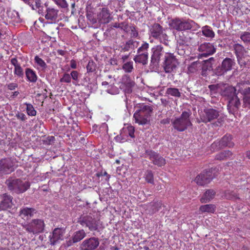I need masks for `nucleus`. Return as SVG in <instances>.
Masks as SVG:
<instances>
[{
	"label": "nucleus",
	"instance_id": "7ed1b4c3",
	"mask_svg": "<svg viewBox=\"0 0 250 250\" xmlns=\"http://www.w3.org/2000/svg\"><path fill=\"white\" fill-rule=\"evenodd\" d=\"M190 115V112L186 111L183 112L180 117L175 118L171 121L173 128L180 132L186 130L188 126L192 125L189 119Z\"/></svg>",
	"mask_w": 250,
	"mask_h": 250
},
{
	"label": "nucleus",
	"instance_id": "0eeeda50",
	"mask_svg": "<svg viewBox=\"0 0 250 250\" xmlns=\"http://www.w3.org/2000/svg\"><path fill=\"white\" fill-rule=\"evenodd\" d=\"M78 222L82 226H85L88 228L89 230L92 231L98 229L100 221L90 215H81L79 218Z\"/></svg>",
	"mask_w": 250,
	"mask_h": 250
},
{
	"label": "nucleus",
	"instance_id": "f03ea898",
	"mask_svg": "<svg viewBox=\"0 0 250 250\" xmlns=\"http://www.w3.org/2000/svg\"><path fill=\"white\" fill-rule=\"evenodd\" d=\"M180 62L174 54L170 52L166 53V56L162 63V66L165 72L166 73L175 72Z\"/></svg>",
	"mask_w": 250,
	"mask_h": 250
},
{
	"label": "nucleus",
	"instance_id": "c03bdc74",
	"mask_svg": "<svg viewBox=\"0 0 250 250\" xmlns=\"http://www.w3.org/2000/svg\"><path fill=\"white\" fill-rule=\"evenodd\" d=\"M146 180L149 183H154L153 174L151 170H147L145 174Z\"/></svg>",
	"mask_w": 250,
	"mask_h": 250
},
{
	"label": "nucleus",
	"instance_id": "338daca9",
	"mask_svg": "<svg viewBox=\"0 0 250 250\" xmlns=\"http://www.w3.org/2000/svg\"><path fill=\"white\" fill-rule=\"evenodd\" d=\"M129 29V26L128 24L125 23L124 24V26L122 27V30H124L125 32H128Z\"/></svg>",
	"mask_w": 250,
	"mask_h": 250
},
{
	"label": "nucleus",
	"instance_id": "1a4fd4ad",
	"mask_svg": "<svg viewBox=\"0 0 250 250\" xmlns=\"http://www.w3.org/2000/svg\"><path fill=\"white\" fill-rule=\"evenodd\" d=\"M219 116V111L213 108H206L200 114V119L197 120V122L200 123L203 122L207 123L217 119Z\"/></svg>",
	"mask_w": 250,
	"mask_h": 250
},
{
	"label": "nucleus",
	"instance_id": "39448f33",
	"mask_svg": "<svg viewBox=\"0 0 250 250\" xmlns=\"http://www.w3.org/2000/svg\"><path fill=\"white\" fill-rule=\"evenodd\" d=\"M5 184L9 190L13 191L16 193H21L26 191L30 187L28 182H24L19 179L10 178L7 179Z\"/></svg>",
	"mask_w": 250,
	"mask_h": 250
},
{
	"label": "nucleus",
	"instance_id": "9b49d317",
	"mask_svg": "<svg viewBox=\"0 0 250 250\" xmlns=\"http://www.w3.org/2000/svg\"><path fill=\"white\" fill-rule=\"evenodd\" d=\"M152 55L151 56V63L154 65H159L161 60L163 61L166 53L164 48L161 45H157L151 49Z\"/></svg>",
	"mask_w": 250,
	"mask_h": 250
},
{
	"label": "nucleus",
	"instance_id": "6e6d98bb",
	"mask_svg": "<svg viewBox=\"0 0 250 250\" xmlns=\"http://www.w3.org/2000/svg\"><path fill=\"white\" fill-rule=\"evenodd\" d=\"M236 58H237L238 63L240 65V66L241 67H245L246 65V62L244 60V59L245 58L244 55L243 56L237 57Z\"/></svg>",
	"mask_w": 250,
	"mask_h": 250
},
{
	"label": "nucleus",
	"instance_id": "aec40b11",
	"mask_svg": "<svg viewBox=\"0 0 250 250\" xmlns=\"http://www.w3.org/2000/svg\"><path fill=\"white\" fill-rule=\"evenodd\" d=\"M222 85L220 91V94L222 96L227 97L229 99L237 94V93L236 92V88H234V86L224 83H222Z\"/></svg>",
	"mask_w": 250,
	"mask_h": 250
},
{
	"label": "nucleus",
	"instance_id": "4be33fe9",
	"mask_svg": "<svg viewBox=\"0 0 250 250\" xmlns=\"http://www.w3.org/2000/svg\"><path fill=\"white\" fill-rule=\"evenodd\" d=\"M1 201L0 203V208L6 210L12 207V197L6 193L0 195Z\"/></svg>",
	"mask_w": 250,
	"mask_h": 250
},
{
	"label": "nucleus",
	"instance_id": "bb28decb",
	"mask_svg": "<svg viewBox=\"0 0 250 250\" xmlns=\"http://www.w3.org/2000/svg\"><path fill=\"white\" fill-rule=\"evenodd\" d=\"M162 205V203L160 201L150 203L147 205L146 210L149 214H153L160 209Z\"/></svg>",
	"mask_w": 250,
	"mask_h": 250
},
{
	"label": "nucleus",
	"instance_id": "b1692460",
	"mask_svg": "<svg viewBox=\"0 0 250 250\" xmlns=\"http://www.w3.org/2000/svg\"><path fill=\"white\" fill-rule=\"evenodd\" d=\"M122 83L125 86V92L130 93L132 92V88L134 86L135 83L127 75H124L122 78Z\"/></svg>",
	"mask_w": 250,
	"mask_h": 250
},
{
	"label": "nucleus",
	"instance_id": "4d7b16f0",
	"mask_svg": "<svg viewBox=\"0 0 250 250\" xmlns=\"http://www.w3.org/2000/svg\"><path fill=\"white\" fill-rule=\"evenodd\" d=\"M129 30L131 31V36L133 38H136L138 36V32L136 27L134 26H129Z\"/></svg>",
	"mask_w": 250,
	"mask_h": 250
},
{
	"label": "nucleus",
	"instance_id": "f8f14e48",
	"mask_svg": "<svg viewBox=\"0 0 250 250\" xmlns=\"http://www.w3.org/2000/svg\"><path fill=\"white\" fill-rule=\"evenodd\" d=\"M235 64L234 60L226 58L223 61L221 65L218 66L215 69L214 73L217 76H222L228 71L231 70Z\"/></svg>",
	"mask_w": 250,
	"mask_h": 250
},
{
	"label": "nucleus",
	"instance_id": "e2e57ef3",
	"mask_svg": "<svg viewBox=\"0 0 250 250\" xmlns=\"http://www.w3.org/2000/svg\"><path fill=\"white\" fill-rule=\"evenodd\" d=\"M11 63L14 66V67L20 66V64L18 62L17 59L16 58H14L11 59Z\"/></svg>",
	"mask_w": 250,
	"mask_h": 250
},
{
	"label": "nucleus",
	"instance_id": "bf43d9fd",
	"mask_svg": "<svg viewBox=\"0 0 250 250\" xmlns=\"http://www.w3.org/2000/svg\"><path fill=\"white\" fill-rule=\"evenodd\" d=\"M83 85L89 84L91 83V79L87 73L85 74L83 78L82 79Z\"/></svg>",
	"mask_w": 250,
	"mask_h": 250
},
{
	"label": "nucleus",
	"instance_id": "49530a36",
	"mask_svg": "<svg viewBox=\"0 0 250 250\" xmlns=\"http://www.w3.org/2000/svg\"><path fill=\"white\" fill-rule=\"evenodd\" d=\"M185 42L183 41H179V45L177 48V52L178 54L181 56H183L185 53V51L184 49L183 48V45Z\"/></svg>",
	"mask_w": 250,
	"mask_h": 250
},
{
	"label": "nucleus",
	"instance_id": "3c124183",
	"mask_svg": "<svg viewBox=\"0 0 250 250\" xmlns=\"http://www.w3.org/2000/svg\"><path fill=\"white\" fill-rule=\"evenodd\" d=\"M88 20L90 21V22L92 24L95 25V26L96 27H98L100 26L101 25L99 24V21H98L97 18H94L92 15H88L87 16Z\"/></svg>",
	"mask_w": 250,
	"mask_h": 250
},
{
	"label": "nucleus",
	"instance_id": "cd10ccee",
	"mask_svg": "<svg viewBox=\"0 0 250 250\" xmlns=\"http://www.w3.org/2000/svg\"><path fill=\"white\" fill-rule=\"evenodd\" d=\"M232 155V153L229 150H224L220 152L215 155V159L219 161L226 160L230 158Z\"/></svg>",
	"mask_w": 250,
	"mask_h": 250
},
{
	"label": "nucleus",
	"instance_id": "680f3d73",
	"mask_svg": "<svg viewBox=\"0 0 250 250\" xmlns=\"http://www.w3.org/2000/svg\"><path fill=\"white\" fill-rule=\"evenodd\" d=\"M7 88L10 90H13L18 87V84L15 83H11L7 84Z\"/></svg>",
	"mask_w": 250,
	"mask_h": 250
},
{
	"label": "nucleus",
	"instance_id": "4c0bfd02",
	"mask_svg": "<svg viewBox=\"0 0 250 250\" xmlns=\"http://www.w3.org/2000/svg\"><path fill=\"white\" fill-rule=\"evenodd\" d=\"M199 209L202 212L213 213L215 210V207L211 204L202 205Z\"/></svg>",
	"mask_w": 250,
	"mask_h": 250
},
{
	"label": "nucleus",
	"instance_id": "a18cd8bd",
	"mask_svg": "<svg viewBox=\"0 0 250 250\" xmlns=\"http://www.w3.org/2000/svg\"><path fill=\"white\" fill-rule=\"evenodd\" d=\"M240 38L245 43L250 42V32H244L242 33Z\"/></svg>",
	"mask_w": 250,
	"mask_h": 250
},
{
	"label": "nucleus",
	"instance_id": "a878e982",
	"mask_svg": "<svg viewBox=\"0 0 250 250\" xmlns=\"http://www.w3.org/2000/svg\"><path fill=\"white\" fill-rule=\"evenodd\" d=\"M215 194L216 192L213 189H208L204 193L200 201L202 203H208L214 197Z\"/></svg>",
	"mask_w": 250,
	"mask_h": 250
},
{
	"label": "nucleus",
	"instance_id": "f3484780",
	"mask_svg": "<svg viewBox=\"0 0 250 250\" xmlns=\"http://www.w3.org/2000/svg\"><path fill=\"white\" fill-rule=\"evenodd\" d=\"M232 137L229 134H226L221 140L218 142H214L212 144L211 147L214 148L218 146V149H221L225 147H231L234 145V143L231 141Z\"/></svg>",
	"mask_w": 250,
	"mask_h": 250
},
{
	"label": "nucleus",
	"instance_id": "864d4df0",
	"mask_svg": "<svg viewBox=\"0 0 250 250\" xmlns=\"http://www.w3.org/2000/svg\"><path fill=\"white\" fill-rule=\"evenodd\" d=\"M225 196L228 199L230 200L239 199V198L237 196V195H236L233 192L227 191L226 192Z\"/></svg>",
	"mask_w": 250,
	"mask_h": 250
},
{
	"label": "nucleus",
	"instance_id": "423d86ee",
	"mask_svg": "<svg viewBox=\"0 0 250 250\" xmlns=\"http://www.w3.org/2000/svg\"><path fill=\"white\" fill-rule=\"evenodd\" d=\"M165 29L159 23L153 24L149 29L151 36L156 39H159L160 42L168 46V36L165 33Z\"/></svg>",
	"mask_w": 250,
	"mask_h": 250
},
{
	"label": "nucleus",
	"instance_id": "a19ab883",
	"mask_svg": "<svg viewBox=\"0 0 250 250\" xmlns=\"http://www.w3.org/2000/svg\"><path fill=\"white\" fill-rule=\"evenodd\" d=\"M26 105L27 113L29 116H35L36 115V111L35 110L33 106L30 104L25 103Z\"/></svg>",
	"mask_w": 250,
	"mask_h": 250
},
{
	"label": "nucleus",
	"instance_id": "a211bd4d",
	"mask_svg": "<svg viewBox=\"0 0 250 250\" xmlns=\"http://www.w3.org/2000/svg\"><path fill=\"white\" fill-rule=\"evenodd\" d=\"M46 10L44 12V18L46 20L55 22L59 17V10L51 6H48L46 3L44 4Z\"/></svg>",
	"mask_w": 250,
	"mask_h": 250
},
{
	"label": "nucleus",
	"instance_id": "37998d69",
	"mask_svg": "<svg viewBox=\"0 0 250 250\" xmlns=\"http://www.w3.org/2000/svg\"><path fill=\"white\" fill-rule=\"evenodd\" d=\"M122 68L125 72L130 73L133 69V62H127L123 64Z\"/></svg>",
	"mask_w": 250,
	"mask_h": 250
},
{
	"label": "nucleus",
	"instance_id": "5701e85b",
	"mask_svg": "<svg viewBox=\"0 0 250 250\" xmlns=\"http://www.w3.org/2000/svg\"><path fill=\"white\" fill-rule=\"evenodd\" d=\"M149 155L150 159L154 165L162 167L166 164L165 159L156 152H151Z\"/></svg>",
	"mask_w": 250,
	"mask_h": 250
},
{
	"label": "nucleus",
	"instance_id": "412c9836",
	"mask_svg": "<svg viewBox=\"0 0 250 250\" xmlns=\"http://www.w3.org/2000/svg\"><path fill=\"white\" fill-rule=\"evenodd\" d=\"M63 231L60 228H56L50 235L49 242L51 245H55L63 239Z\"/></svg>",
	"mask_w": 250,
	"mask_h": 250
},
{
	"label": "nucleus",
	"instance_id": "c756f323",
	"mask_svg": "<svg viewBox=\"0 0 250 250\" xmlns=\"http://www.w3.org/2000/svg\"><path fill=\"white\" fill-rule=\"evenodd\" d=\"M86 235L85 231L83 229H81L75 231L73 236V240L74 242L77 243L83 239Z\"/></svg>",
	"mask_w": 250,
	"mask_h": 250
},
{
	"label": "nucleus",
	"instance_id": "2eb2a0df",
	"mask_svg": "<svg viewBox=\"0 0 250 250\" xmlns=\"http://www.w3.org/2000/svg\"><path fill=\"white\" fill-rule=\"evenodd\" d=\"M14 161L10 158L0 160V174H9L14 170Z\"/></svg>",
	"mask_w": 250,
	"mask_h": 250
},
{
	"label": "nucleus",
	"instance_id": "72a5a7b5",
	"mask_svg": "<svg viewBox=\"0 0 250 250\" xmlns=\"http://www.w3.org/2000/svg\"><path fill=\"white\" fill-rule=\"evenodd\" d=\"M201 66V63L200 62L196 61L192 62L188 67V73H196Z\"/></svg>",
	"mask_w": 250,
	"mask_h": 250
},
{
	"label": "nucleus",
	"instance_id": "6ab92c4d",
	"mask_svg": "<svg viewBox=\"0 0 250 250\" xmlns=\"http://www.w3.org/2000/svg\"><path fill=\"white\" fill-rule=\"evenodd\" d=\"M97 17L100 25L108 23L112 19L109 11L105 8H102L101 11L98 13Z\"/></svg>",
	"mask_w": 250,
	"mask_h": 250
},
{
	"label": "nucleus",
	"instance_id": "4468645a",
	"mask_svg": "<svg viewBox=\"0 0 250 250\" xmlns=\"http://www.w3.org/2000/svg\"><path fill=\"white\" fill-rule=\"evenodd\" d=\"M213 178L210 170H204L195 177L194 181L198 185L203 186L209 183Z\"/></svg>",
	"mask_w": 250,
	"mask_h": 250
},
{
	"label": "nucleus",
	"instance_id": "f704fd0d",
	"mask_svg": "<svg viewBox=\"0 0 250 250\" xmlns=\"http://www.w3.org/2000/svg\"><path fill=\"white\" fill-rule=\"evenodd\" d=\"M203 35L208 38H213L214 37V32L210 26L206 25L202 28Z\"/></svg>",
	"mask_w": 250,
	"mask_h": 250
},
{
	"label": "nucleus",
	"instance_id": "58836bf2",
	"mask_svg": "<svg viewBox=\"0 0 250 250\" xmlns=\"http://www.w3.org/2000/svg\"><path fill=\"white\" fill-rule=\"evenodd\" d=\"M166 94L178 98H180L181 96V92L179 91V89L176 88H167L166 90Z\"/></svg>",
	"mask_w": 250,
	"mask_h": 250
},
{
	"label": "nucleus",
	"instance_id": "13d9d810",
	"mask_svg": "<svg viewBox=\"0 0 250 250\" xmlns=\"http://www.w3.org/2000/svg\"><path fill=\"white\" fill-rule=\"evenodd\" d=\"M16 117L18 119L20 120L22 122H25L27 120L26 115L21 112H18L16 114Z\"/></svg>",
	"mask_w": 250,
	"mask_h": 250
},
{
	"label": "nucleus",
	"instance_id": "6e6552de",
	"mask_svg": "<svg viewBox=\"0 0 250 250\" xmlns=\"http://www.w3.org/2000/svg\"><path fill=\"white\" fill-rule=\"evenodd\" d=\"M149 44L144 42L137 50V54L134 57L133 60L136 63L146 65L148 62Z\"/></svg>",
	"mask_w": 250,
	"mask_h": 250
},
{
	"label": "nucleus",
	"instance_id": "7c9ffc66",
	"mask_svg": "<svg viewBox=\"0 0 250 250\" xmlns=\"http://www.w3.org/2000/svg\"><path fill=\"white\" fill-rule=\"evenodd\" d=\"M25 75L27 80L32 83H35L37 80V76L32 69L27 68L25 69Z\"/></svg>",
	"mask_w": 250,
	"mask_h": 250
},
{
	"label": "nucleus",
	"instance_id": "f257e3e1",
	"mask_svg": "<svg viewBox=\"0 0 250 250\" xmlns=\"http://www.w3.org/2000/svg\"><path fill=\"white\" fill-rule=\"evenodd\" d=\"M195 22L191 20L175 18L171 20L169 22L170 28L177 31H183L191 29L195 26Z\"/></svg>",
	"mask_w": 250,
	"mask_h": 250
},
{
	"label": "nucleus",
	"instance_id": "052dcab7",
	"mask_svg": "<svg viewBox=\"0 0 250 250\" xmlns=\"http://www.w3.org/2000/svg\"><path fill=\"white\" fill-rule=\"evenodd\" d=\"M70 76L72 79L76 82H78V76H79V73L77 71H72L71 72Z\"/></svg>",
	"mask_w": 250,
	"mask_h": 250
},
{
	"label": "nucleus",
	"instance_id": "c9c22d12",
	"mask_svg": "<svg viewBox=\"0 0 250 250\" xmlns=\"http://www.w3.org/2000/svg\"><path fill=\"white\" fill-rule=\"evenodd\" d=\"M35 213V209L33 208H24L21 209L20 211V215L22 217L25 216L31 217Z\"/></svg>",
	"mask_w": 250,
	"mask_h": 250
},
{
	"label": "nucleus",
	"instance_id": "8fccbe9b",
	"mask_svg": "<svg viewBox=\"0 0 250 250\" xmlns=\"http://www.w3.org/2000/svg\"><path fill=\"white\" fill-rule=\"evenodd\" d=\"M53 1L62 8H65L68 7V3L65 0H53Z\"/></svg>",
	"mask_w": 250,
	"mask_h": 250
},
{
	"label": "nucleus",
	"instance_id": "473e14b6",
	"mask_svg": "<svg viewBox=\"0 0 250 250\" xmlns=\"http://www.w3.org/2000/svg\"><path fill=\"white\" fill-rule=\"evenodd\" d=\"M233 48L235 51V54L236 57L239 56H243L246 51L244 46L239 43H235L233 45Z\"/></svg>",
	"mask_w": 250,
	"mask_h": 250
},
{
	"label": "nucleus",
	"instance_id": "20e7f679",
	"mask_svg": "<svg viewBox=\"0 0 250 250\" xmlns=\"http://www.w3.org/2000/svg\"><path fill=\"white\" fill-rule=\"evenodd\" d=\"M153 108L149 105H142L140 109L134 114L135 122L139 125H146L149 122V117L152 112Z\"/></svg>",
	"mask_w": 250,
	"mask_h": 250
},
{
	"label": "nucleus",
	"instance_id": "c85d7f7f",
	"mask_svg": "<svg viewBox=\"0 0 250 250\" xmlns=\"http://www.w3.org/2000/svg\"><path fill=\"white\" fill-rule=\"evenodd\" d=\"M243 103L244 107L250 105V87H245V91L243 92Z\"/></svg>",
	"mask_w": 250,
	"mask_h": 250
},
{
	"label": "nucleus",
	"instance_id": "69168bd1",
	"mask_svg": "<svg viewBox=\"0 0 250 250\" xmlns=\"http://www.w3.org/2000/svg\"><path fill=\"white\" fill-rule=\"evenodd\" d=\"M70 66L73 69H76L77 68V63L75 60H72L70 61Z\"/></svg>",
	"mask_w": 250,
	"mask_h": 250
},
{
	"label": "nucleus",
	"instance_id": "9d476101",
	"mask_svg": "<svg viewBox=\"0 0 250 250\" xmlns=\"http://www.w3.org/2000/svg\"><path fill=\"white\" fill-rule=\"evenodd\" d=\"M44 223L41 219H33L29 224L23 226L24 229L28 232L37 234L42 232L44 230Z\"/></svg>",
	"mask_w": 250,
	"mask_h": 250
},
{
	"label": "nucleus",
	"instance_id": "ea45409f",
	"mask_svg": "<svg viewBox=\"0 0 250 250\" xmlns=\"http://www.w3.org/2000/svg\"><path fill=\"white\" fill-rule=\"evenodd\" d=\"M222 83H217L216 84H211L208 85V88L209 89L211 93H215L217 90L221 91V86H222Z\"/></svg>",
	"mask_w": 250,
	"mask_h": 250
},
{
	"label": "nucleus",
	"instance_id": "2f4dec72",
	"mask_svg": "<svg viewBox=\"0 0 250 250\" xmlns=\"http://www.w3.org/2000/svg\"><path fill=\"white\" fill-rule=\"evenodd\" d=\"M229 104L230 107L233 106L236 110H238L241 105V102L237 94L229 99Z\"/></svg>",
	"mask_w": 250,
	"mask_h": 250
},
{
	"label": "nucleus",
	"instance_id": "603ef678",
	"mask_svg": "<svg viewBox=\"0 0 250 250\" xmlns=\"http://www.w3.org/2000/svg\"><path fill=\"white\" fill-rule=\"evenodd\" d=\"M14 74L20 78H22L24 75L23 69L21 67L19 66L14 68Z\"/></svg>",
	"mask_w": 250,
	"mask_h": 250
},
{
	"label": "nucleus",
	"instance_id": "dca6fc26",
	"mask_svg": "<svg viewBox=\"0 0 250 250\" xmlns=\"http://www.w3.org/2000/svg\"><path fill=\"white\" fill-rule=\"evenodd\" d=\"M200 52L201 57H207L214 54L216 51L214 46L209 42H204L201 44L198 49Z\"/></svg>",
	"mask_w": 250,
	"mask_h": 250
},
{
	"label": "nucleus",
	"instance_id": "0e129e2a",
	"mask_svg": "<svg viewBox=\"0 0 250 250\" xmlns=\"http://www.w3.org/2000/svg\"><path fill=\"white\" fill-rule=\"evenodd\" d=\"M128 135L131 138L134 137V128L133 126H131L128 127Z\"/></svg>",
	"mask_w": 250,
	"mask_h": 250
},
{
	"label": "nucleus",
	"instance_id": "393cba45",
	"mask_svg": "<svg viewBox=\"0 0 250 250\" xmlns=\"http://www.w3.org/2000/svg\"><path fill=\"white\" fill-rule=\"evenodd\" d=\"M27 4L31 6L33 10L38 9L39 13L43 15V7L41 5V0H29Z\"/></svg>",
	"mask_w": 250,
	"mask_h": 250
},
{
	"label": "nucleus",
	"instance_id": "09e8293b",
	"mask_svg": "<svg viewBox=\"0 0 250 250\" xmlns=\"http://www.w3.org/2000/svg\"><path fill=\"white\" fill-rule=\"evenodd\" d=\"M35 62L40 66L42 68H45L47 66L46 64L44 61L38 56H36L35 58Z\"/></svg>",
	"mask_w": 250,
	"mask_h": 250
},
{
	"label": "nucleus",
	"instance_id": "5fc2aeb1",
	"mask_svg": "<svg viewBox=\"0 0 250 250\" xmlns=\"http://www.w3.org/2000/svg\"><path fill=\"white\" fill-rule=\"evenodd\" d=\"M71 78L70 75L67 73H64L62 77L60 79V82L62 83H70Z\"/></svg>",
	"mask_w": 250,
	"mask_h": 250
},
{
	"label": "nucleus",
	"instance_id": "ddd939ff",
	"mask_svg": "<svg viewBox=\"0 0 250 250\" xmlns=\"http://www.w3.org/2000/svg\"><path fill=\"white\" fill-rule=\"evenodd\" d=\"M100 244L99 240L95 237L85 239L81 244V250H95Z\"/></svg>",
	"mask_w": 250,
	"mask_h": 250
},
{
	"label": "nucleus",
	"instance_id": "79ce46f5",
	"mask_svg": "<svg viewBox=\"0 0 250 250\" xmlns=\"http://www.w3.org/2000/svg\"><path fill=\"white\" fill-rule=\"evenodd\" d=\"M96 64L93 61H90L86 65L87 73L93 72L96 70Z\"/></svg>",
	"mask_w": 250,
	"mask_h": 250
},
{
	"label": "nucleus",
	"instance_id": "de8ad7c7",
	"mask_svg": "<svg viewBox=\"0 0 250 250\" xmlns=\"http://www.w3.org/2000/svg\"><path fill=\"white\" fill-rule=\"evenodd\" d=\"M244 86L245 84L243 83H237L236 85L234 87V88H236V92L237 91V94L240 93L242 95L243 92L245 91V88H244Z\"/></svg>",
	"mask_w": 250,
	"mask_h": 250
},
{
	"label": "nucleus",
	"instance_id": "e433bc0d",
	"mask_svg": "<svg viewBox=\"0 0 250 250\" xmlns=\"http://www.w3.org/2000/svg\"><path fill=\"white\" fill-rule=\"evenodd\" d=\"M135 42L132 40H129L125 44L121 46V50L124 52L128 51L133 49L135 47Z\"/></svg>",
	"mask_w": 250,
	"mask_h": 250
},
{
	"label": "nucleus",
	"instance_id": "774afa93",
	"mask_svg": "<svg viewBox=\"0 0 250 250\" xmlns=\"http://www.w3.org/2000/svg\"><path fill=\"white\" fill-rule=\"evenodd\" d=\"M74 243H76V242L73 241V238L72 237L71 240H69V241L66 242L65 245L67 247H69L72 245Z\"/></svg>",
	"mask_w": 250,
	"mask_h": 250
}]
</instances>
